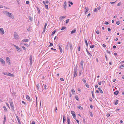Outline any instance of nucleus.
<instances>
[{
	"mask_svg": "<svg viewBox=\"0 0 124 124\" xmlns=\"http://www.w3.org/2000/svg\"><path fill=\"white\" fill-rule=\"evenodd\" d=\"M26 3L27 4H28L29 3V2L28 1H27L26 2Z\"/></svg>",
	"mask_w": 124,
	"mask_h": 124,
	"instance_id": "56",
	"label": "nucleus"
},
{
	"mask_svg": "<svg viewBox=\"0 0 124 124\" xmlns=\"http://www.w3.org/2000/svg\"><path fill=\"white\" fill-rule=\"evenodd\" d=\"M98 89L100 91V93H103V91H102L101 90V89L100 88H98Z\"/></svg>",
	"mask_w": 124,
	"mask_h": 124,
	"instance_id": "31",
	"label": "nucleus"
},
{
	"mask_svg": "<svg viewBox=\"0 0 124 124\" xmlns=\"http://www.w3.org/2000/svg\"><path fill=\"white\" fill-rule=\"evenodd\" d=\"M71 113L72 114L74 119H76V115L75 112L73 111H71Z\"/></svg>",
	"mask_w": 124,
	"mask_h": 124,
	"instance_id": "4",
	"label": "nucleus"
},
{
	"mask_svg": "<svg viewBox=\"0 0 124 124\" xmlns=\"http://www.w3.org/2000/svg\"><path fill=\"white\" fill-rule=\"evenodd\" d=\"M3 12L7 16L9 17L10 18L13 19L14 18V17L13 14L7 11H4Z\"/></svg>",
	"mask_w": 124,
	"mask_h": 124,
	"instance_id": "1",
	"label": "nucleus"
},
{
	"mask_svg": "<svg viewBox=\"0 0 124 124\" xmlns=\"http://www.w3.org/2000/svg\"><path fill=\"white\" fill-rule=\"evenodd\" d=\"M13 46H14L16 49H17V51L19 52H20L21 51V49L19 48V47L17 46L13 45Z\"/></svg>",
	"mask_w": 124,
	"mask_h": 124,
	"instance_id": "6",
	"label": "nucleus"
},
{
	"mask_svg": "<svg viewBox=\"0 0 124 124\" xmlns=\"http://www.w3.org/2000/svg\"><path fill=\"white\" fill-rule=\"evenodd\" d=\"M29 20L31 21H32V18L31 16H30L29 17Z\"/></svg>",
	"mask_w": 124,
	"mask_h": 124,
	"instance_id": "36",
	"label": "nucleus"
},
{
	"mask_svg": "<svg viewBox=\"0 0 124 124\" xmlns=\"http://www.w3.org/2000/svg\"><path fill=\"white\" fill-rule=\"evenodd\" d=\"M56 32V31H54L53 32H52V33L51 34L52 35H52H53Z\"/></svg>",
	"mask_w": 124,
	"mask_h": 124,
	"instance_id": "32",
	"label": "nucleus"
},
{
	"mask_svg": "<svg viewBox=\"0 0 124 124\" xmlns=\"http://www.w3.org/2000/svg\"><path fill=\"white\" fill-rule=\"evenodd\" d=\"M37 87L38 89H39V84H37Z\"/></svg>",
	"mask_w": 124,
	"mask_h": 124,
	"instance_id": "39",
	"label": "nucleus"
},
{
	"mask_svg": "<svg viewBox=\"0 0 124 124\" xmlns=\"http://www.w3.org/2000/svg\"><path fill=\"white\" fill-rule=\"evenodd\" d=\"M32 30V28L30 27H29L27 29V30L28 31H29L31 30Z\"/></svg>",
	"mask_w": 124,
	"mask_h": 124,
	"instance_id": "24",
	"label": "nucleus"
},
{
	"mask_svg": "<svg viewBox=\"0 0 124 124\" xmlns=\"http://www.w3.org/2000/svg\"><path fill=\"white\" fill-rule=\"evenodd\" d=\"M66 17V16H61L59 18V20L60 21H61L63 19V18H64Z\"/></svg>",
	"mask_w": 124,
	"mask_h": 124,
	"instance_id": "16",
	"label": "nucleus"
},
{
	"mask_svg": "<svg viewBox=\"0 0 124 124\" xmlns=\"http://www.w3.org/2000/svg\"><path fill=\"white\" fill-rule=\"evenodd\" d=\"M118 101L116 100V102H115V105H117L118 104Z\"/></svg>",
	"mask_w": 124,
	"mask_h": 124,
	"instance_id": "34",
	"label": "nucleus"
},
{
	"mask_svg": "<svg viewBox=\"0 0 124 124\" xmlns=\"http://www.w3.org/2000/svg\"><path fill=\"white\" fill-rule=\"evenodd\" d=\"M67 122L68 123L70 122V119L69 118L67 117Z\"/></svg>",
	"mask_w": 124,
	"mask_h": 124,
	"instance_id": "29",
	"label": "nucleus"
},
{
	"mask_svg": "<svg viewBox=\"0 0 124 124\" xmlns=\"http://www.w3.org/2000/svg\"><path fill=\"white\" fill-rule=\"evenodd\" d=\"M77 66H76V67H75L74 69V77H76L77 75V72L78 71V70L77 69Z\"/></svg>",
	"mask_w": 124,
	"mask_h": 124,
	"instance_id": "2",
	"label": "nucleus"
},
{
	"mask_svg": "<svg viewBox=\"0 0 124 124\" xmlns=\"http://www.w3.org/2000/svg\"><path fill=\"white\" fill-rule=\"evenodd\" d=\"M69 20V19H68L66 21L65 23H68Z\"/></svg>",
	"mask_w": 124,
	"mask_h": 124,
	"instance_id": "41",
	"label": "nucleus"
},
{
	"mask_svg": "<svg viewBox=\"0 0 124 124\" xmlns=\"http://www.w3.org/2000/svg\"><path fill=\"white\" fill-rule=\"evenodd\" d=\"M29 40L28 39H25L23 40L22 41L24 42H28L29 41Z\"/></svg>",
	"mask_w": 124,
	"mask_h": 124,
	"instance_id": "14",
	"label": "nucleus"
},
{
	"mask_svg": "<svg viewBox=\"0 0 124 124\" xmlns=\"http://www.w3.org/2000/svg\"><path fill=\"white\" fill-rule=\"evenodd\" d=\"M75 98L77 101H79V98L77 95L75 96Z\"/></svg>",
	"mask_w": 124,
	"mask_h": 124,
	"instance_id": "23",
	"label": "nucleus"
},
{
	"mask_svg": "<svg viewBox=\"0 0 124 124\" xmlns=\"http://www.w3.org/2000/svg\"><path fill=\"white\" fill-rule=\"evenodd\" d=\"M86 52H87V54H90V53L89 52V51H88V50H87V49H86Z\"/></svg>",
	"mask_w": 124,
	"mask_h": 124,
	"instance_id": "42",
	"label": "nucleus"
},
{
	"mask_svg": "<svg viewBox=\"0 0 124 124\" xmlns=\"http://www.w3.org/2000/svg\"><path fill=\"white\" fill-rule=\"evenodd\" d=\"M80 46H79L78 47V51H80Z\"/></svg>",
	"mask_w": 124,
	"mask_h": 124,
	"instance_id": "53",
	"label": "nucleus"
},
{
	"mask_svg": "<svg viewBox=\"0 0 124 124\" xmlns=\"http://www.w3.org/2000/svg\"><path fill=\"white\" fill-rule=\"evenodd\" d=\"M121 4V2H119L117 5V6H120Z\"/></svg>",
	"mask_w": 124,
	"mask_h": 124,
	"instance_id": "40",
	"label": "nucleus"
},
{
	"mask_svg": "<svg viewBox=\"0 0 124 124\" xmlns=\"http://www.w3.org/2000/svg\"><path fill=\"white\" fill-rule=\"evenodd\" d=\"M91 93H92V97H93V98L94 97V95H93V91H92V92H91Z\"/></svg>",
	"mask_w": 124,
	"mask_h": 124,
	"instance_id": "49",
	"label": "nucleus"
},
{
	"mask_svg": "<svg viewBox=\"0 0 124 124\" xmlns=\"http://www.w3.org/2000/svg\"><path fill=\"white\" fill-rule=\"evenodd\" d=\"M53 46V44L52 43H50V44L49 46Z\"/></svg>",
	"mask_w": 124,
	"mask_h": 124,
	"instance_id": "54",
	"label": "nucleus"
},
{
	"mask_svg": "<svg viewBox=\"0 0 124 124\" xmlns=\"http://www.w3.org/2000/svg\"><path fill=\"white\" fill-rule=\"evenodd\" d=\"M47 26V24L46 23L45 25L44 26L43 28V30H45L46 29V27Z\"/></svg>",
	"mask_w": 124,
	"mask_h": 124,
	"instance_id": "33",
	"label": "nucleus"
},
{
	"mask_svg": "<svg viewBox=\"0 0 124 124\" xmlns=\"http://www.w3.org/2000/svg\"><path fill=\"white\" fill-rule=\"evenodd\" d=\"M3 108L5 111H7V110L5 106H3Z\"/></svg>",
	"mask_w": 124,
	"mask_h": 124,
	"instance_id": "26",
	"label": "nucleus"
},
{
	"mask_svg": "<svg viewBox=\"0 0 124 124\" xmlns=\"http://www.w3.org/2000/svg\"><path fill=\"white\" fill-rule=\"evenodd\" d=\"M62 46V45H61L60 44H59V48L60 50V52L61 53H62V48L61 47V46Z\"/></svg>",
	"mask_w": 124,
	"mask_h": 124,
	"instance_id": "9",
	"label": "nucleus"
},
{
	"mask_svg": "<svg viewBox=\"0 0 124 124\" xmlns=\"http://www.w3.org/2000/svg\"><path fill=\"white\" fill-rule=\"evenodd\" d=\"M104 24H105L108 25L109 24V23L108 22H106Z\"/></svg>",
	"mask_w": 124,
	"mask_h": 124,
	"instance_id": "62",
	"label": "nucleus"
},
{
	"mask_svg": "<svg viewBox=\"0 0 124 124\" xmlns=\"http://www.w3.org/2000/svg\"><path fill=\"white\" fill-rule=\"evenodd\" d=\"M0 31H1V34H4L5 32L3 29L2 28H1L0 29Z\"/></svg>",
	"mask_w": 124,
	"mask_h": 124,
	"instance_id": "13",
	"label": "nucleus"
},
{
	"mask_svg": "<svg viewBox=\"0 0 124 124\" xmlns=\"http://www.w3.org/2000/svg\"><path fill=\"white\" fill-rule=\"evenodd\" d=\"M107 116V117H108L109 116H110V114H109V113H108V114L107 115H106Z\"/></svg>",
	"mask_w": 124,
	"mask_h": 124,
	"instance_id": "51",
	"label": "nucleus"
},
{
	"mask_svg": "<svg viewBox=\"0 0 124 124\" xmlns=\"http://www.w3.org/2000/svg\"><path fill=\"white\" fill-rule=\"evenodd\" d=\"M45 7L47 9L48 8V6L47 5H45Z\"/></svg>",
	"mask_w": 124,
	"mask_h": 124,
	"instance_id": "60",
	"label": "nucleus"
},
{
	"mask_svg": "<svg viewBox=\"0 0 124 124\" xmlns=\"http://www.w3.org/2000/svg\"><path fill=\"white\" fill-rule=\"evenodd\" d=\"M76 121L78 123V124H79V122L78 121V120H77V119H76Z\"/></svg>",
	"mask_w": 124,
	"mask_h": 124,
	"instance_id": "55",
	"label": "nucleus"
},
{
	"mask_svg": "<svg viewBox=\"0 0 124 124\" xmlns=\"http://www.w3.org/2000/svg\"><path fill=\"white\" fill-rule=\"evenodd\" d=\"M69 44L66 46V49L67 50H68L69 49Z\"/></svg>",
	"mask_w": 124,
	"mask_h": 124,
	"instance_id": "22",
	"label": "nucleus"
},
{
	"mask_svg": "<svg viewBox=\"0 0 124 124\" xmlns=\"http://www.w3.org/2000/svg\"><path fill=\"white\" fill-rule=\"evenodd\" d=\"M124 67V65L123 64L121 66L119 67L120 69H123Z\"/></svg>",
	"mask_w": 124,
	"mask_h": 124,
	"instance_id": "28",
	"label": "nucleus"
},
{
	"mask_svg": "<svg viewBox=\"0 0 124 124\" xmlns=\"http://www.w3.org/2000/svg\"><path fill=\"white\" fill-rule=\"evenodd\" d=\"M71 93L73 94H74L75 93V92L73 89H71Z\"/></svg>",
	"mask_w": 124,
	"mask_h": 124,
	"instance_id": "20",
	"label": "nucleus"
},
{
	"mask_svg": "<svg viewBox=\"0 0 124 124\" xmlns=\"http://www.w3.org/2000/svg\"><path fill=\"white\" fill-rule=\"evenodd\" d=\"M6 116L5 115H4V120L6 121Z\"/></svg>",
	"mask_w": 124,
	"mask_h": 124,
	"instance_id": "57",
	"label": "nucleus"
},
{
	"mask_svg": "<svg viewBox=\"0 0 124 124\" xmlns=\"http://www.w3.org/2000/svg\"><path fill=\"white\" fill-rule=\"evenodd\" d=\"M89 8H86V7L85 8V13L86 14V13L89 10Z\"/></svg>",
	"mask_w": 124,
	"mask_h": 124,
	"instance_id": "17",
	"label": "nucleus"
},
{
	"mask_svg": "<svg viewBox=\"0 0 124 124\" xmlns=\"http://www.w3.org/2000/svg\"><path fill=\"white\" fill-rule=\"evenodd\" d=\"M82 70H81L79 72V76H80L81 74V73H82Z\"/></svg>",
	"mask_w": 124,
	"mask_h": 124,
	"instance_id": "50",
	"label": "nucleus"
},
{
	"mask_svg": "<svg viewBox=\"0 0 124 124\" xmlns=\"http://www.w3.org/2000/svg\"><path fill=\"white\" fill-rule=\"evenodd\" d=\"M78 108L81 110H82L83 109V108L80 106H78Z\"/></svg>",
	"mask_w": 124,
	"mask_h": 124,
	"instance_id": "27",
	"label": "nucleus"
},
{
	"mask_svg": "<svg viewBox=\"0 0 124 124\" xmlns=\"http://www.w3.org/2000/svg\"><path fill=\"white\" fill-rule=\"evenodd\" d=\"M29 60L30 62V65H31L32 64V55H31L29 58Z\"/></svg>",
	"mask_w": 124,
	"mask_h": 124,
	"instance_id": "11",
	"label": "nucleus"
},
{
	"mask_svg": "<svg viewBox=\"0 0 124 124\" xmlns=\"http://www.w3.org/2000/svg\"><path fill=\"white\" fill-rule=\"evenodd\" d=\"M97 11V9L96 8H95L94 9V12H96Z\"/></svg>",
	"mask_w": 124,
	"mask_h": 124,
	"instance_id": "46",
	"label": "nucleus"
},
{
	"mask_svg": "<svg viewBox=\"0 0 124 124\" xmlns=\"http://www.w3.org/2000/svg\"><path fill=\"white\" fill-rule=\"evenodd\" d=\"M86 86L88 88H89V86L87 84H86Z\"/></svg>",
	"mask_w": 124,
	"mask_h": 124,
	"instance_id": "52",
	"label": "nucleus"
},
{
	"mask_svg": "<svg viewBox=\"0 0 124 124\" xmlns=\"http://www.w3.org/2000/svg\"><path fill=\"white\" fill-rule=\"evenodd\" d=\"M96 33L98 34H99L100 33L99 31V30H97L96 31Z\"/></svg>",
	"mask_w": 124,
	"mask_h": 124,
	"instance_id": "45",
	"label": "nucleus"
},
{
	"mask_svg": "<svg viewBox=\"0 0 124 124\" xmlns=\"http://www.w3.org/2000/svg\"><path fill=\"white\" fill-rule=\"evenodd\" d=\"M0 62L3 64V66H4L5 64V62L4 60L0 58Z\"/></svg>",
	"mask_w": 124,
	"mask_h": 124,
	"instance_id": "3",
	"label": "nucleus"
},
{
	"mask_svg": "<svg viewBox=\"0 0 124 124\" xmlns=\"http://www.w3.org/2000/svg\"><path fill=\"white\" fill-rule=\"evenodd\" d=\"M65 117V116H63V122L64 123L65 122L66 120V119L64 118Z\"/></svg>",
	"mask_w": 124,
	"mask_h": 124,
	"instance_id": "25",
	"label": "nucleus"
},
{
	"mask_svg": "<svg viewBox=\"0 0 124 124\" xmlns=\"http://www.w3.org/2000/svg\"><path fill=\"white\" fill-rule=\"evenodd\" d=\"M8 76H10L11 77H13L14 76V75L12 74H11L9 73H8Z\"/></svg>",
	"mask_w": 124,
	"mask_h": 124,
	"instance_id": "18",
	"label": "nucleus"
},
{
	"mask_svg": "<svg viewBox=\"0 0 124 124\" xmlns=\"http://www.w3.org/2000/svg\"><path fill=\"white\" fill-rule=\"evenodd\" d=\"M102 46H103V47H106V45H105V44H103V45H102Z\"/></svg>",
	"mask_w": 124,
	"mask_h": 124,
	"instance_id": "63",
	"label": "nucleus"
},
{
	"mask_svg": "<svg viewBox=\"0 0 124 124\" xmlns=\"http://www.w3.org/2000/svg\"><path fill=\"white\" fill-rule=\"evenodd\" d=\"M119 93V91H116L114 93V94L115 95H117Z\"/></svg>",
	"mask_w": 124,
	"mask_h": 124,
	"instance_id": "21",
	"label": "nucleus"
},
{
	"mask_svg": "<svg viewBox=\"0 0 124 124\" xmlns=\"http://www.w3.org/2000/svg\"><path fill=\"white\" fill-rule=\"evenodd\" d=\"M76 30L75 29H74L73 30H72L71 31V33L72 34L73 33H74L76 32Z\"/></svg>",
	"mask_w": 124,
	"mask_h": 124,
	"instance_id": "30",
	"label": "nucleus"
},
{
	"mask_svg": "<svg viewBox=\"0 0 124 124\" xmlns=\"http://www.w3.org/2000/svg\"><path fill=\"white\" fill-rule=\"evenodd\" d=\"M64 8L65 9H66V7H67V5H66V1H65L64 2Z\"/></svg>",
	"mask_w": 124,
	"mask_h": 124,
	"instance_id": "15",
	"label": "nucleus"
},
{
	"mask_svg": "<svg viewBox=\"0 0 124 124\" xmlns=\"http://www.w3.org/2000/svg\"><path fill=\"white\" fill-rule=\"evenodd\" d=\"M94 45H92L90 46V47L91 48H94Z\"/></svg>",
	"mask_w": 124,
	"mask_h": 124,
	"instance_id": "38",
	"label": "nucleus"
},
{
	"mask_svg": "<svg viewBox=\"0 0 124 124\" xmlns=\"http://www.w3.org/2000/svg\"><path fill=\"white\" fill-rule=\"evenodd\" d=\"M10 106L11 107L13 108V104L12 101V100L10 99Z\"/></svg>",
	"mask_w": 124,
	"mask_h": 124,
	"instance_id": "10",
	"label": "nucleus"
},
{
	"mask_svg": "<svg viewBox=\"0 0 124 124\" xmlns=\"http://www.w3.org/2000/svg\"><path fill=\"white\" fill-rule=\"evenodd\" d=\"M84 82V83H86V81L84 79H83L82 80Z\"/></svg>",
	"mask_w": 124,
	"mask_h": 124,
	"instance_id": "44",
	"label": "nucleus"
},
{
	"mask_svg": "<svg viewBox=\"0 0 124 124\" xmlns=\"http://www.w3.org/2000/svg\"><path fill=\"white\" fill-rule=\"evenodd\" d=\"M14 37L15 39H17L19 37V36L18 35V34H17L16 33V32H14Z\"/></svg>",
	"mask_w": 124,
	"mask_h": 124,
	"instance_id": "5",
	"label": "nucleus"
},
{
	"mask_svg": "<svg viewBox=\"0 0 124 124\" xmlns=\"http://www.w3.org/2000/svg\"><path fill=\"white\" fill-rule=\"evenodd\" d=\"M22 48L24 50H26V49L24 47V46H22Z\"/></svg>",
	"mask_w": 124,
	"mask_h": 124,
	"instance_id": "47",
	"label": "nucleus"
},
{
	"mask_svg": "<svg viewBox=\"0 0 124 124\" xmlns=\"http://www.w3.org/2000/svg\"><path fill=\"white\" fill-rule=\"evenodd\" d=\"M3 74H4L5 75H7L8 76V73H7L6 72H4L3 73Z\"/></svg>",
	"mask_w": 124,
	"mask_h": 124,
	"instance_id": "43",
	"label": "nucleus"
},
{
	"mask_svg": "<svg viewBox=\"0 0 124 124\" xmlns=\"http://www.w3.org/2000/svg\"><path fill=\"white\" fill-rule=\"evenodd\" d=\"M84 62L83 61H81L80 62V67H81V70H82L83 69V64Z\"/></svg>",
	"mask_w": 124,
	"mask_h": 124,
	"instance_id": "7",
	"label": "nucleus"
},
{
	"mask_svg": "<svg viewBox=\"0 0 124 124\" xmlns=\"http://www.w3.org/2000/svg\"><path fill=\"white\" fill-rule=\"evenodd\" d=\"M16 118H17V120L19 119V118L17 116H16Z\"/></svg>",
	"mask_w": 124,
	"mask_h": 124,
	"instance_id": "61",
	"label": "nucleus"
},
{
	"mask_svg": "<svg viewBox=\"0 0 124 124\" xmlns=\"http://www.w3.org/2000/svg\"><path fill=\"white\" fill-rule=\"evenodd\" d=\"M66 28V27H62L61 29V30H63Z\"/></svg>",
	"mask_w": 124,
	"mask_h": 124,
	"instance_id": "35",
	"label": "nucleus"
},
{
	"mask_svg": "<svg viewBox=\"0 0 124 124\" xmlns=\"http://www.w3.org/2000/svg\"><path fill=\"white\" fill-rule=\"evenodd\" d=\"M22 103H23L24 104V105H25H25H26V103H25V102H24V101H22Z\"/></svg>",
	"mask_w": 124,
	"mask_h": 124,
	"instance_id": "48",
	"label": "nucleus"
},
{
	"mask_svg": "<svg viewBox=\"0 0 124 124\" xmlns=\"http://www.w3.org/2000/svg\"><path fill=\"white\" fill-rule=\"evenodd\" d=\"M35 122L34 121H32L31 123V124H35Z\"/></svg>",
	"mask_w": 124,
	"mask_h": 124,
	"instance_id": "64",
	"label": "nucleus"
},
{
	"mask_svg": "<svg viewBox=\"0 0 124 124\" xmlns=\"http://www.w3.org/2000/svg\"><path fill=\"white\" fill-rule=\"evenodd\" d=\"M26 98L29 101H31V99H30V97L27 95H26Z\"/></svg>",
	"mask_w": 124,
	"mask_h": 124,
	"instance_id": "12",
	"label": "nucleus"
},
{
	"mask_svg": "<svg viewBox=\"0 0 124 124\" xmlns=\"http://www.w3.org/2000/svg\"><path fill=\"white\" fill-rule=\"evenodd\" d=\"M69 46L70 47V49L71 51H72L73 49L72 46L71 44L69 43Z\"/></svg>",
	"mask_w": 124,
	"mask_h": 124,
	"instance_id": "19",
	"label": "nucleus"
},
{
	"mask_svg": "<svg viewBox=\"0 0 124 124\" xmlns=\"http://www.w3.org/2000/svg\"><path fill=\"white\" fill-rule=\"evenodd\" d=\"M6 61L7 63H8V64H10V60L9 58L7 57L6 58Z\"/></svg>",
	"mask_w": 124,
	"mask_h": 124,
	"instance_id": "8",
	"label": "nucleus"
},
{
	"mask_svg": "<svg viewBox=\"0 0 124 124\" xmlns=\"http://www.w3.org/2000/svg\"><path fill=\"white\" fill-rule=\"evenodd\" d=\"M120 24V22L119 21H117L116 22V24L117 25H119Z\"/></svg>",
	"mask_w": 124,
	"mask_h": 124,
	"instance_id": "37",
	"label": "nucleus"
},
{
	"mask_svg": "<svg viewBox=\"0 0 124 124\" xmlns=\"http://www.w3.org/2000/svg\"><path fill=\"white\" fill-rule=\"evenodd\" d=\"M60 80H61V81H64V79H63V78H60Z\"/></svg>",
	"mask_w": 124,
	"mask_h": 124,
	"instance_id": "59",
	"label": "nucleus"
},
{
	"mask_svg": "<svg viewBox=\"0 0 124 124\" xmlns=\"http://www.w3.org/2000/svg\"><path fill=\"white\" fill-rule=\"evenodd\" d=\"M108 30L109 31H111V29L110 28H108Z\"/></svg>",
	"mask_w": 124,
	"mask_h": 124,
	"instance_id": "58",
	"label": "nucleus"
}]
</instances>
